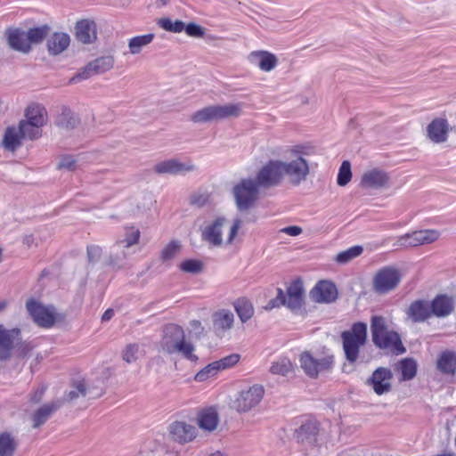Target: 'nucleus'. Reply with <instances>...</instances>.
Segmentation results:
<instances>
[{"label":"nucleus","mask_w":456,"mask_h":456,"mask_svg":"<svg viewBox=\"0 0 456 456\" xmlns=\"http://www.w3.org/2000/svg\"><path fill=\"white\" fill-rule=\"evenodd\" d=\"M186 34L190 37H203L204 35H205V30L204 28L194 23V22H191L187 25H185V28L184 29Z\"/></svg>","instance_id":"obj_59"},{"label":"nucleus","mask_w":456,"mask_h":456,"mask_svg":"<svg viewBox=\"0 0 456 456\" xmlns=\"http://www.w3.org/2000/svg\"><path fill=\"white\" fill-rule=\"evenodd\" d=\"M352 179L351 163L344 160L338 169L337 183L339 186H346Z\"/></svg>","instance_id":"obj_47"},{"label":"nucleus","mask_w":456,"mask_h":456,"mask_svg":"<svg viewBox=\"0 0 456 456\" xmlns=\"http://www.w3.org/2000/svg\"><path fill=\"white\" fill-rule=\"evenodd\" d=\"M76 37L83 44L93 43L96 39V25L92 20H83L76 25Z\"/></svg>","instance_id":"obj_31"},{"label":"nucleus","mask_w":456,"mask_h":456,"mask_svg":"<svg viewBox=\"0 0 456 456\" xmlns=\"http://www.w3.org/2000/svg\"><path fill=\"white\" fill-rule=\"evenodd\" d=\"M27 32L29 44H39L41 43L49 34L50 28L47 25H44L37 28H29Z\"/></svg>","instance_id":"obj_45"},{"label":"nucleus","mask_w":456,"mask_h":456,"mask_svg":"<svg viewBox=\"0 0 456 456\" xmlns=\"http://www.w3.org/2000/svg\"><path fill=\"white\" fill-rule=\"evenodd\" d=\"M294 365L289 358L288 357H280L276 361L273 362L269 371L273 375H279L282 377L288 376L289 373L293 372Z\"/></svg>","instance_id":"obj_37"},{"label":"nucleus","mask_w":456,"mask_h":456,"mask_svg":"<svg viewBox=\"0 0 456 456\" xmlns=\"http://www.w3.org/2000/svg\"><path fill=\"white\" fill-rule=\"evenodd\" d=\"M300 368L310 378L314 377V355L310 351H305L299 355Z\"/></svg>","instance_id":"obj_48"},{"label":"nucleus","mask_w":456,"mask_h":456,"mask_svg":"<svg viewBox=\"0 0 456 456\" xmlns=\"http://www.w3.org/2000/svg\"><path fill=\"white\" fill-rule=\"evenodd\" d=\"M86 395L88 399H96L104 394V386L102 379L88 383L85 380Z\"/></svg>","instance_id":"obj_44"},{"label":"nucleus","mask_w":456,"mask_h":456,"mask_svg":"<svg viewBox=\"0 0 456 456\" xmlns=\"http://www.w3.org/2000/svg\"><path fill=\"white\" fill-rule=\"evenodd\" d=\"M16 346H18L17 356L20 358L28 356L34 348V346L30 342L27 341H19V343Z\"/></svg>","instance_id":"obj_62"},{"label":"nucleus","mask_w":456,"mask_h":456,"mask_svg":"<svg viewBox=\"0 0 456 456\" xmlns=\"http://www.w3.org/2000/svg\"><path fill=\"white\" fill-rule=\"evenodd\" d=\"M154 37L155 36L152 33L132 37L128 41V48L130 53H140L143 47L147 46L153 41Z\"/></svg>","instance_id":"obj_38"},{"label":"nucleus","mask_w":456,"mask_h":456,"mask_svg":"<svg viewBox=\"0 0 456 456\" xmlns=\"http://www.w3.org/2000/svg\"><path fill=\"white\" fill-rule=\"evenodd\" d=\"M139 346L137 344H129L122 353V358L127 363L135 362L138 359Z\"/></svg>","instance_id":"obj_54"},{"label":"nucleus","mask_w":456,"mask_h":456,"mask_svg":"<svg viewBox=\"0 0 456 456\" xmlns=\"http://www.w3.org/2000/svg\"><path fill=\"white\" fill-rule=\"evenodd\" d=\"M80 119L69 107L61 106L54 124L62 129L71 130L78 126Z\"/></svg>","instance_id":"obj_30"},{"label":"nucleus","mask_w":456,"mask_h":456,"mask_svg":"<svg viewBox=\"0 0 456 456\" xmlns=\"http://www.w3.org/2000/svg\"><path fill=\"white\" fill-rule=\"evenodd\" d=\"M370 333L372 342L377 348L394 355H400L406 352L400 334L389 328L387 320L384 316H371Z\"/></svg>","instance_id":"obj_1"},{"label":"nucleus","mask_w":456,"mask_h":456,"mask_svg":"<svg viewBox=\"0 0 456 456\" xmlns=\"http://www.w3.org/2000/svg\"><path fill=\"white\" fill-rule=\"evenodd\" d=\"M199 427L207 431H213L218 423V414L213 408L200 411L197 418Z\"/></svg>","instance_id":"obj_35"},{"label":"nucleus","mask_w":456,"mask_h":456,"mask_svg":"<svg viewBox=\"0 0 456 456\" xmlns=\"http://www.w3.org/2000/svg\"><path fill=\"white\" fill-rule=\"evenodd\" d=\"M334 363V357L328 355L322 359H315V370H330Z\"/></svg>","instance_id":"obj_61"},{"label":"nucleus","mask_w":456,"mask_h":456,"mask_svg":"<svg viewBox=\"0 0 456 456\" xmlns=\"http://www.w3.org/2000/svg\"><path fill=\"white\" fill-rule=\"evenodd\" d=\"M416 235L421 245L430 244L437 240L440 237V232L435 229L419 230L416 231Z\"/></svg>","instance_id":"obj_50"},{"label":"nucleus","mask_w":456,"mask_h":456,"mask_svg":"<svg viewBox=\"0 0 456 456\" xmlns=\"http://www.w3.org/2000/svg\"><path fill=\"white\" fill-rule=\"evenodd\" d=\"M429 302L424 299H418L411 303L406 314L413 322H424L432 317Z\"/></svg>","instance_id":"obj_21"},{"label":"nucleus","mask_w":456,"mask_h":456,"mask_svg":"<svg viewBox=\"0 0 456 456\" xmlns=\"http://www.w3.org/2000/svg\"><path fill=\"white\" fill-rule=\"evenodd\" d=\"M389 182L387 174L379 168H373L363 173L360 185L366 189H380L386 187Z\"/></svg>","instance_id":"obj_18"},{"label":"nucleus","mask_w":456,"mask_h":456,"mask_svg":"<svg viewBox=\"0 0 456 456\" xmlns=\"http://www.w3.org/2000/svg\"><path fill=\"white\" fill-rule=\"evenodd\" d=\"M418 364L411 357H406L398 361L395 365V371L400 374V381H409L415 378Z\"/></svg>","instance_id":"obj_29"},{"label":"nucleus","mask_w":456,"mask_h":456,"mask_svg":"<svg viewBox=\"0 0 456 456\" xmlns=\"http://www.w3.org/2000/svg\"><path fill=\"white\" fill-rule=\"evenodd\" d=\"M25 118L24 121L42 128L47 121L46 109L39 103H33L26 109Z\"/></svg>","instance_id":"obj_28"},{"label":"nucleus","mask_w":456,"mask_h":456,"mask_svg":"<svg viewBox=\"0 0 456 456\" xmlns=\"http://www.w3.org/2000/svg\"><path fill=\"white\" fill-rule=\"evenodd\" d=\"M160 348L168 354H179L191 362L198 360L194 346L185 339V333L179 325L169 323L163 329Z\"/></svg>","instance_id":"obj_2"},{"label":"nucleus","mask_w":456,"mask_h":456,"mask_svg":"<svg viewBox=\"0 0 456 456\" xmlns=\"http://www.w3.org/2000/svg\"><path fill=\"white\" fill-rule=\"evenodd\" d=\"M69 37L65 33H54L47 40V49L50 54L57 55L62 53L69 45Z\"/></svg>","instance_id":"obj_34"},{"label":"nucleus","mask_w":456,"mask_h":456,"mask_svg":"<svg viewBox=\"0 0 456 456\" xmlns=\"http://www.w3.org/2000/svg\"><path fill=\"white\" fill-rule=\"evenodd\" d=\"M436 368L444 374L453 376L456 373V353L451 350L443 351L438 355Z\"/></svg>","instance_id":"obj_32"},{"label":"nucleus","mask_w":456,"mask_h":456,"mask_svg":"<svg viewBox=\"0 0 456 456\" xmlns=\"http://www.w3.org/2000/svg\"><path fill=\"white\" fill-rule=\"evenodd\" d=\"M181 250V243L178 240L170 241L160 253V258L163 262L172 260Z\"/></svg>","instance_id":"obj_49"},{"label":"nucleus","mask_w":456,"mask_h":456,"mask_svg":"<svg viewBox=\"0 0 456 456\" xmlns=\"http://www.w3.org/2000/svg\"><path fill=\"white\" fill-rule=\"evenodd\" d=\"M281 306H286L285 292L283 289L278 288L276 297L269 300L268 303L264 306V309L266 311H271L273 308H279Z\"/></svg>","instance_id":"obj_52"},{"label":"nucleus","mask_w":456,"mask_h":456,"mask_svg":"<svg viewBox=\"0 0 456 456\" xmlns=\"http://www.w3.org/2000/svg\"><path fill=\"white\" fill-rule=\"evenodd\" d=\"M21 340L20 330L18 328L6 329L0 324V361H8L12 357V350Z\"/></svg>","instance_id":"obj_13"},{"label":"nucleus","mask_w":456,"mask_h":456,"mask_svg":"<svg viewBox=\"0 0 456 456\" xmlns=\"http://www.w3.org/2000/svg\"><path fill=\"white\" fill-rule=\"evenodd\" d=\"M294 438L305 450L312 449L314 445V421L307 419L295 430Z\"/></svg>","instance_id":"obj_27"},{"label":"nucleus","mask_w":456,"mask_h":456,"mask_svg":"<svg viewBox=\"0 0 456 456\" xmlns=\"http://www.w3.org/2000/svg\"><path fill=\"white\" fill-rule=\"evenodd\" d=\"M17 443L9 433L0 434V456H12Z\"/></svg>","instance_id":"obj_40"},{"label":"nucleus","mask_w":456,"mask_h":456,"mask_svg":"<svg viewBox=\"0 0 456 456\" xmlns=\"http://www.w3.org/2000/svg\"><path fill=\"white\" fill-rule=\"evenodd\" d=\"M282 161L271 160L257 173L255 180L259 187H272L277 185L282 179Z\"/></svg>","instance_id":"obj_11"},{"label":"nucleus","mask_w":456,"mask_h":456,"mask_svg":"<svg viewBox=\"0 0 456 456\" xmlns=\"http://www.w3.org/2000/svg\"><path fill=\"white\" fill-rule=\"evenodd\" d=\"M102 254V248L96 245L87 247V258L88 262L94 264L99 261Z\"/></svg>","instance_id":"obj_60"},{"label":"nucleus","mask_w":456,"mask_h":456,"mask_svg":"<svg viewBox=\"0 0 456 456\" xmlns=\"http://www.w3.org/2000/svg\"><path fill=\"white\" fill-rule=\"evenodd\" d=\"M171 439L179 444L191 442L196 436V428L184 421H175L169 426Z\"/></svg>","instance_id":"obj_19"},{"label":"nucleus","mask_w":456,"mask_h":456,"mask_svg":"<svg viewBox=\"0 0 456 456\" xmlns=\"http://www.w3.org/2000/svg\"><path fill=\"white\" fill-rule=\"evenodd\" d=\"M189 202L192 206H196L198 208H202L208 204L209 202V194L208 192H193L189 199Z\"/></svg>","instance_id":"obj_55"},{"label":"nucleus","mask_w":456,"mask_h":456,"mask_svg":"<svg viewBox=\"0 0 456 456\" xmlns=\"http://www.w3.org/2000/svg\"><path fill=\"white\" fill-rule=\"evenodd\" d=\"M240 354H232L230 355H227L219 361H216V363H217L218 370H225L227 368L234 366L239 361H240Z\"/></svg>","instance_id":"obj_56"},{"label":"nucleus","mask_w":456,"mask_h":456,"mask_svg":"<svg viewBox=\"0 0 456 456\" xmlns=\"http://www.w3.org/2000/svg\"><path fill=\"white\" fill-rule=\"evenodd\" d=\"M216 364L217 363H216V362H213L204 367L195 375V380L198 382H202L208 379L209 378L216 376L219 371Z\"/></svg>","instance_id":"obj_51"},{"label":"nucleus","mask_w":456,"mask_h":456,"mask_svg":"<svg viewBox=\"0 0 456 456\" xmlns=\"http://www.w3.org/2000/svg\"><path fill=\"white\" fill-rule=\"evenodd\" d=\"M243 106L242 102L210 105L194 112L191 119L194 123H207L236 118L241 115Z\"/></svg>","instance_id":"obj_6"},{"label":"nucleus","mask_w":456,"mask_h":456,"mask_svg":"<svg viewBox=\"0 0 456 456\" xmlns=\"http://www.w3.org/2000/svg\"><path fill=\"white\" fill-rule=\"evenodd\" d=\"M259 186L254 179H242L232 188V196L240 212H248L259 198Z\"/></svg>","instance_id":"obj_7"},{"label":"nucleus","mask_w":456,"mask_h":456,"mask_svg":"<svg viewBox=\"0 0 456 456\" xmlns=\"http://www.w3.org/2000/svg\"><path fill=\"white\" fill-rule=\"evenodd\" d=\"M22 138H28L29 140H36L41 137L42 130L39 126L28 123L24 120H20L18 126Z\"/></svg>","instance_id":"obj_42"},{"label":"nucleus","mask_w":456,"mask_h":456,"mask_svg":"<svg viewBox=\"0 0 456 456\" xmlns=\"http://www.w3.org/2000/svg\"><path fill=\"white\" fill-rule=\"evenodd\" d=\"M363 249L362 246H354L344 251L339 252L335 260L338 264H346L354 258L359 256L362 253Z\"/></svg>","instance_id":"obj_43"},{"label":"nucleus","mask_w":456,"mask_h":456,"mask_svg":"<svg viewBox=\"0 0 456 456\" xmlns=\"http://www.w3.org/2000/svg\"><path fill=\"white\" fill-rule=\"evenodd\" d=\"M400 281L401 273L395 267L384 266L375 273L372 288L378 294H387L396 289Z\"/></svg>","instance_id":"obj_8"},{"label":"nucleus","mask_w":456,"mask_h":456,"mask_svg":"<svg viewBox=\"0 0 456 456\" xmlns=\"http://www.w3.org/2000/svg\"><path fill=\"white\" fill-rule=\"evenodd\" d=\"M282 175H287L292 183H298L304 180L308 174L309 168L305 160L302 157L286 163L282 162Z\"/></svg>","instance_id":"obj_17"},{"label":"nucleus","mask_w":456,"mask_h":456,"mask_svg":"<svg viewBox=\"0 0 456 456\" xmlns=\"http://www.w3.org/2000/svg\"><path fill=\"white\" fill-rule=\"evenodd\" d=\"M265 389L261 385H253L241 389L232 401V407L238 412H247L261 402Z\"/></svg>","instance_id":"obj_9"},{"label":"nucleus","mask_w":456,"mask_h":456,"mask_svg":"<svg viewBox=\"0 0 456 456\" xmlns=\"http://www.w3.org/2000/svg\"><path fill=\"white\" fill-rule=\"evenodd\" d=\"M22 135L19 127L11 126L5 130L3 146L5 150L14 151L21 144Z\"/></svg>","instance_id":"obj_36"},{"label":"nucleus","mask_w":456,"mask_h":456,"mask_svg":"<svg viewBox=\"0 0 456 456\" xmlns=\"http://www.w3.org/2000/svg\"><path fill=\"white\" fill-rule=\"evenodd\" d=\"M428 135L434 142H444L448 137V123L444 118H435L428 126Z\"/></svg>","instance_id":"obj_25"},{"label":"nucleus","mask_w":456,"mask_h":456,"mask_svg":"<svg viewBox=\"0 0 456 456\" xmlns=\"http://www.w3.org/2000/svg\"><path fill=\"white\" fill-rule=\"evenodd\" d=\"M341 339L346 360L351 363L355 362L360 348L367 342V324L362 322L353 323L349 330L341 333Z\"/></svg>","instance_id":"obj_5"},{"label":"nucleus","mask_w":456,"mask_h":456,"mask_svg":"<svg viewBox=\"0 0 456 456\" xmlns=\"http://www.w3.org/2000/svg\"><path fill=\"white\" fill-rule=\"evenodd\" d=\"M59 169H66L69 171H73L77 168V161L70 155L62 156L57 165Z\"/></svg>","instance_id":"obj_58"},{"label":"nucleus","mask_w":456,"mask_h":456,"mask_svg":"<svg viewBox=\"0 0 456 456\" xmlns=\"http://www.w3.org/2000/svg\"><path fill=\"white\" fill-rule=\"evenodd\" d=\"M280 232L286 233L289 236H297L302 232V229L299 226H287L280 230Z\"/></svg>","instance_id":"obj_63"},{"label":"nucleus","mask_w":456,"mask_h":456,"mask_svg":"<svg viewBox=\"0 0 456 456\" xmlns=\"http://www.w3.org/2000/svg\"><path fill=\"white\" fill-rule=\"evenodd\" d=\"M26 308L34 322L40 327L51 328L53 326L56 317L53 307H46L30 299L26 303Z\"/></svg>","instance_id":"obj_12"},{"label":"nucleus","mask_w":456,"mask_h":456,"mask_svg":"<svg viewBox=\"0 0 456 456\" xmlns=\"http://www.w3.org/2000/svg\"><path fill=\"white\" fill-rule=\"evenodd\" d=\"M8 42L12 48L22 53H28L31 49L27 32L14 29L8 36Z\"/></svg>","instance_id":"obj_33"},{"label":"nucleus","mask_w":456,"mask_h":456,"mask_svg":"<svg viewBox=\"0 0 456 456\" xmlns=\"http://www.w3.org/2000/svg\"><path fill=\"white\" fill-rule=\"evenodd\" d=\"M432 316L445 317L450 315L453 311L454 301L452 297L444 294H439L434 297L429 303Z\"/></svg>","instance_id":"obj_24"},{"label":"nucleus","mask_w":456,"mask_h":456,"mask_svg":"<svg viewBox=\"0 0 456 456\" xmlns=\"http://www.w3.org/2000/svg\"><path fill=\"white\" fill-rule=\"evenodd\" d=\"M45 390H46V387L45 386H41L40 387H38L34 392V394L31 395L30 401L35 403H39L42 400L43 395H44Z\"/></svg>","instance_id":"obj_64"},{"label":"nucleus","mask_w":456,"mask_h":456,"mask_svg":"<svg viewBox=\"0 0 456 456\" xmlns=\"http://www.w3.org/2000/svg\"><path fill=\"white\" fill-rule=\"evenodd\" d=\"M392 379L393 373L390 369L379 367L372 372L367 383L372 387L377 395H381L391 391Z\"/></svg>","instance_id":"obj_14"},{"label":"nucleus","mask_w":456,"mask_h":456,"mask_svg":"<svg viewBox=\"0 0 456 456\" xmlns=\"http://www.w3.org/2000/svg\"><path fill=\"white\" fill-rule=\"evenodd\" d=\"M114 65L112 56H102L90 61L80 72L69 79V84H76L81 80L87 79L92 76L102 74L110 70Z\"/></svg>","instance_id":"obj_10"},{"label":"nucleus","mask_w":456,"mask_h":456,"mask_svg":"<svg viewBox=\"0 0 456 456\" xmlns=\"http://www.w3.org/2000/svg\"><path fill=\"white\" fill-rule=\"evenodd\" d=\"M140 232L137 229H130L126 237L118 240L111 248L106 264L115 269L123 268L128 256L135 253L134 246L138 243Z\"/></svg>","instance_id":"obj_4"},{"label":"nucleus","mask_w":456,"mask_h":456,"mask_svg":"<svg viewBox=\"0 0 456 456\" xmlns=\"http://www.w3.org/2000/svg\"><path fill=\"white\" fill-rule=\"evenodd\" d=\"M157 23L164 30L172 33H180L185 28V24L182 20H172L167 17L159 19Z\"/></svg>","instance_id":"obj_46"},{"label":"nucleus","mask_w":456,"mask_h":456,"mask_svg":"<svg viewBox=\"0 0 456 456\" xmlns=\"http://www.w3.org/2000/svg\"><path fill=\"white\" fill-rule=\"evenodd\" d=\"M153 169L159 175H176L194 171L196 166L191 162L182 163L177 159H172L157 163Z\"/></svg>","instance_id":"obj_16"},{"label":"nucleus","mask_w":456,"mask_h":456,"mask_svg":"<svg viewBox=\"0 0 456 456\" xmlns=\"http://www.w3.org/2000/svg\"><path fill=\"white\" fill-rule=\"evenodd\" d=\"M235 311L242 322L248 321L254 314L252 304L245 299L240 298L234 303Z\"/></svg>","instance_id":"obj_39"},{"label":"nucleus","mask_w":456,"mask_h":456,"mask_svg":"<svg viewBox=\"0 0 456 456\" xmlns=\"http://www.w3.org/2000/svg\"><path fill=\"white\" fill-rule=\"evenodd\" d=\"M400 246L403 247H418L420 246L419 237L416 235V231L406 233L398 239Z\"/></svg>","instance_id":"obj_57"},{"label":"nucleus","mask_w":456,"mask_h":456,"mask_svg":"<svg viewBox=\"0 0 456 456\" xmlns=\"http://www.w3.org/2000/svg\"><path fill=\"white\" fill-rule=\"evenodd\" d=\"M183 272L190 273H199L203 269V265L200 261L195 259H188L180 265Z\"/></svg>","instance_id":"obj_53"},{"label":"nucleus","mask_w":456,"mask_h":456,"mask_svg":"<svg viewBox=\"0 0 456 456\" xmlns=\"http://www.w3.org/2000/svg\"><path fill=\"white\" fill-rule=\"evenodd\" d=\"M228 224V221L224 216L216 218L211 224H208L201 232L203 241L209 246L219 248L223 245H232L234 243L238 235V231L241 227L242 220L235 218L229 225V232L225 241L223 239V229Z\"/></svg>","instance_id":"obj_3"},{"label":"nucleus","mask_w":456,"mask_h":456,"mask_svg":"<svg viewBox=\"0 0 456 456\" xmlns=\"http://www.w3.org/2000/svg\"><path fill=\"white\" fill-rule=\"evenodd\" d=\"M63 404L61 399H56L50 403H45L38 408L32 416L33 428H37L45 424L53 412L58 411Z\"/></svg>","instance_id":"obj_22"},{"label":"nucleus","mask_w":456,"mask_h":456,"mask_svg":"<svg viewBox=\"0 0 456 456\" xmlns=\"http://www.w3.org/2000/svg\"><path fill=\"white\" fill-rule=\"evenodd\" d=\"M251 64L257 66L261 70L269 72L273 69L277 63V57L267 51H256L248 55Z\"/></svg>","instance_id":"obj_23"},{"label":"nucleus","mask_w":456,"mask_h":456,"mask_svg":"<svg viewBox=\"0 0 456 456\" xmlns=\"http://www.w3.org/2000/svg\"><path fill=\"white\" fill-rule=\"evenodd\" d=\"M213 328L217 335L232 329L234 322V315L229 310H220L212 315Z\"/></svg>","instance_id":"obj_26"},{"label":"nucleus","mask_w":456,"mask_h":456,"mask_svg":"<svg viewBox=\"0 0 456 456\" xmlns=\"http://www.w3.org/2000/svg\"><path fill=\"white\" fill-rule=\"evenodd\" d=\"M79 397H86L85 390V379L76 380L71 385V389L61 398L64 402H71Z\"/></svg>","instance_id":"obj_41"},{"label":"nucleus","mask_w":456,"mask_h":456,"mask_svg":"<svg viewBox=\"0 0 456 456\" xmlns=\"http://www.w3.org/2000/svg\"><path fill=\"white\" fill-rule=\"evenodd\" d=\"M338 297V290L331 281L322 280L315 284V302L330 304L335 302Z\"/></svg>","instance_id":"obj_20"},{"label":"nucleus","mask_w":456,"mask_h":456,"mask_svg":"<svg viewBox=\"0 0 456 456\" xmlns=\"http://www.w3.org/2000/svg\"><path fill=\"white\" fill-rule=\"evenodd\" d=\"M286 307L292 312L299 311L305 304V288L303 281L298 278L293 281L285 292Z\"/></svg>","instance_id":"obj_15"}]
</instances>
